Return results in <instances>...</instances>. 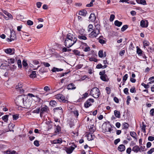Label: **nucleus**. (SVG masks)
I'll return each mask as SVG.
<instances>
[{
  "instance_id": "21",
  "label": "nucleus",
  "mask_w": 154,
  "mask_h": 154,
  "mask_svg": "<svg viewBox=\"0 0 154 154\" xmlns=\"http://www.w3.org/2000/svg\"><path fill=\"white\" fill-rule=\"evenodd\" d=\"M6 15L8 16V17H7L5 16H4V18L6 20H8L9 19H13L12 16L11 14L9 13Z\"/></svg>"
},
{
  "instance_id": "14",
  "label": "nucleus",
  "mask_w": 154,
  "mask_h": 154,
  "mask_svg": "<svg viewBox=\"0 0 154 154\" xmlns=\"http://www.w3.org/2000/svg\"><path fill=\"white\" fill-rule=\"evenodd\" d=\"M73 52L76 55L81 57H84V55L83 54L81 53L80 52L77 50H74L73 51Z\"/></svg>"
},
{
  "instance_id": "16",
  "label": "nucleus",
  "mask_w": 154,
  "mask_h": 154,
  "mask_svg": "<svg viewBox=\"0 0 154 154\" xmlns=\"http://www.w3.org/2000/svg\"><path fill=\"white\" fill-rule=\"evenodd\" d=\"M5 52L7 54H13L14 53V50H13L11 48H8L5 49Z\"/></svg>"
},
{
  "instance_id": "47",
  "label": "nucleus",
  "mask_w": 154,
  "mask_h": 154,
  "mask_svg": "<svg viewBox=\"0 0 154 154\" xmlns=\"http://www.w3.org/2000/svg\"><path fill=\"white\" fill-rule=\"evenodd\" d=\"M27 24L28 25L31 26L33 24V22L31 20H28L27 22Z\"/></svg>"
},
{
  "instance_id": "28",
  "label": "nucleus",
  "mask_w": 154,
  "mask_h": 154,
  "mask_svg": "<svg viewBox=\"0 0 154 154\" xmlns=\"http://www.w3.org/2000/svg\"><path fill=\"white\" fill-rule=\"evenodd\" d=\"M29 76L31 78H35L36 77V72L35 71H32L31 73L29 75Z\"/></svg>"
},
{
  "instance_id": "9",
  "label": "nucleus",
  "mask_w": 154,
  "mask_h": 154,
  "mask_svg": "<svg viewBox=\"0 0 154 154\" xmlns=\"http://www.w3.org/2000/svg\"><path fill=\"white\" fill-rule=\"evenodd\" d=\"M16 39V36L15 32L13 31H11L10 38H8V40L9 42L12 40H14Z\"/></svg>"
},
{
  "instance_id": "51",
  "label": "nucleus",
  "mask_w": 154,
  "mask_h": 154,
  "mask_svg": "<svg viewBox=\"0 0 154 154\" xmlns=\"http://www.w3.org/2000/svg\"><path fill=\"white\" fill-rule=\"evenodd\" d=\"M60 130V127L59 126H57L55 132L56 133H57L59 132Z\"/></svg>"
},
{
  "instance_id": "43",
  "label": "nucleus",
  "mask_w": 154,
  "mask_h": 154,
  "mask_svg": "<svg viewBox=\"0 0 154 154\" xmlns=\"http://www.w3.org/2000/svg\"><path fill=\"white\" fill-rule=\"evenodd\" d=\"M137 53L138 54H141L142 53V50L140 49L138 47H137Z\"/></svg>"
},
{
  "instance_id": "60",
  "label": "nucleus",
  "mask_w": 154,
  "mask_h": 154,
  "mask_svg": "<svg viewBox=\"0 0 154 154\" xmlns=\"http://www.w3.org/2000/svg\"><path fill=\"white\" fill-rule=\"evenodd\" d=\"M34 144L35 146H38L39 145V142L37 140L35 141L34 142Z\"/></svg>"
},
{
  "instance_id": "23",
  "label": "nucleus",
  "mask_w": 154,
  "mask_h": 154,
  "mask_svg": "<svg viewBox=\"0 0 154 154\" xmlns=\"http://www.w3.org/2000/svg\"><path fill=\"white\" fill-rule=\"evenodd\" d=\"M78 37L79 39L81 40H86L87 39V38L85 36V34L82 35H79Z\"/></svg>"
},
{
  "instance_id": "48",
  "label": "nucleus",
  "mask_w": 154,
  "mask_h": 154,
  "mask_svg": "<svg viewBox=\"0 0 154 154\" xmlns=\"http://www.w3.org/2000/svg\"><path fill=\"white\" fill-rule=\"evenodd\" d=\"M115 16L114 14H111L110 17V21H112L114 19Z\"/></svg>"
},
{
  "instance_id": "42",
  "label": "nucleus",
  "mask_w": 154,
  "mask_h": 154,
  "mask_svg": "<svg viewBox=\"0 0 154 154\" xmlns=\"http://www.w3.org/2000/svg\"><path fill=\"white\" fill-rule=\"evenodd\" d=\"M128 28V26L127 25H124L121 28V31L122 32L125 31Z\"/></svg>"
},
{
  "instance_id": "11",
  "label": "nucleus",
  "mask_w": 154,
  "mask_h": 154,
  "mask_svg": "<svg viewBox=\"0 0 154 154\" xmlns=\"http://www.w3.org/2000/svg\"><path fill=\"white\" fill-rule=\"evenodd\" d=\"M74 147L69 146L68 147H66L65 148V150L67 153H71L74 149L76 147L75 145H74Z\"/></svg>"
},
{
  "instance_id": "57",
  "label": "nucleus",
  "mask_w": 154,
  "mask_h": 154,
  "mask_svg": "<svg viewBox=\"0 0 154 154\" xmlns=\"http://www.w3.org/2000/svg\"><path fill=\"white\" fill-rule=\"evenodd\" d=\"M42 63L46 67H48L50 66V64L47 63L43 62Z\"/></svg>"
},
{
  "instance_id": "49",
  "label": "nucleus",
  "mask_w": 154,
  "mask_h": 154,
  "mask_svg": "<svg viewBox=\"0 0 154 154\" xmlns=\"http://www.w3.org/2000/svg\"><path fill=\"white\" fill-rule=\"evenodd\" d=\"M17 63L19 67L21 68L22 67L21 61L20 60H18L17 61Z\"/></svg>"
},
{
  "instance_id": "37",
  "label": "nucleus",
  "mask_w": 154,
  "mask_h": 154,
  "mask_svg": "<svg viewBox=\"0 0 154 154\" xmlns=\"http://www.w3.org/2000/svg\"><path fill=\"white\" fill-rule=\"evenodd\" d=\"M8 115H5L2 117V119L5 122H7L8 120Z\"/></svg>"
},
{
  "instance_id": "17",
  "label": "nucleus",
  "mask_w": 154,
  "mask_h": 154,
  "mask_svg": "<svg viewBox=\"0 0 154 154\" xmlns=\"http://www.w3.org/2000/svg\"><path fill=\"white\" fill-rule=\"evenodd\" d=\"M143 47L144 48H146V47H148L149 46L150 43L149 41L146 40H144L143 41Z\"/></svg>"
},
{
  "instance_id": "58",
  "label": "nucleus",
  "mask_w": 154,
  "mask_h": 154,
  "mask_svg": "<svg viewBox=\"0 0 154 154\" xmlns=\"http://www.w3.org/2000/svg\"><path fill=\"white\" fill-rule=\"evenodd\" d=\"M148 140L150 141H152L154 140V137L152 136H149L148 137Z\"/></svg>"
},
{
  "instance_id": "12",
  "label": "nucleus",
  "mask_w": 154,
  "mask_h": 154,
  "mask_svg": "<svg viewBox=\"0 0 154 154\" xmlns=\"http://www.w3.org/2000/svg\"><path fill=\"white\" fill-rule=\"evenodd\" d=\"M85 33V30L83 29H78L76 32V34L77 36H79V35H82Z\"/></svg>"
},
{
  "instance_id": "50",
  "label": "nucleus",
  "mask_w": 154,
  "mask_h": 154,
  "mask_svg": "<svg viewBox=\"0 0 154 154\" xmlns=\"http://www.w3.org/2000/svg\"><path fill=\"white\" fill-rule=\"evenodd\" d=\"M13 117L14 120H16L19 118V116L18 115H13Z\"/></svg>"
},
{
  "instance_id": "44",
  "label": "nucleus",
  "mask_w": 154,
  "mask_h": 154,
  "mask_svg": "<svg viewBox=\"0 0 154 154\" xmlns=\"http://www.w3.org/2000/svg\"><path fill=\"white\" fill-rule=\"evenodd\" d=\"M103 51L102 50H100L98 52V56L100 57H103Z\"/></svg>"
},
{
  "instance_id": "6",
  "label": "nucleus",
  "mask_w": 154,
  "mask_h": 154,
  "mask_svg": "<svg viewBox=\"0 0 154 154\" xmlns=\"http://www.w3.org/2000/svg\"><path fill=\"white\" fill-rule=\"evenodd\" d=\"M100 33L97 30V31L93 30L91 33L89 34V36L91 38H94L96 37Z\"/></svg>"
},
{
  "instance_id": "10",
  "label": "nucleus",
  "mask_w": 154,
  "mask_h": 154,
  "mask_svg": "<svg viewBox=\"0 0 154 154\" xmlns=\"http://www.w3.org/2000/svg\"><path fill=\"white\" fill-rule=\"evenodd\" d=\"M48 107L45 105L40 110V116L41 117L42 115V114L45 112H48Z\"/></svg>"
},
{
  "instance_id": "61",
  "label": "nucleus",
  "mask_w": 154,
  "mask_h": 154,
  "mask_svg": "<svg viewBox=\"0 0 154 154\" xmlns=\"http://www.w3.org/2000/svg\"><path fill=\"white\" fill-rule=\"evenodd\" d=\"M154 152V148L151 149L148 152V153L149 154H152V152Z\"/></svg>"
},
{
  "instance_id": "31",
  "label": "nucleus",
  "mask_w": 154,
  "mask_h": 154,
  "mask_svg": "<svg viewBox=\"0 0 154 154\" xmlns=\"http://www.w3.org/2000/svg\"><path fill=\"white\" fill-rule=\"evenodd\" d=\"M137 2L138 4H141L143 5H146V1L145 0H140V1L138 0Z\"/></svg>"
},
{
  "instance_id": "40",
  "label": "nucleus",
  "mask_w": 154,
  "mask_h": 154,
  "mask_svg": "<svg viewBox=\"0 0 154 154\" xmlns=\"http://www.w3.org/2000/svg\"><path fill=\"white\" fill-rule=\"evenodd\" d=\"M93 26L92 24H89L88 26V31L91 32L94 29H93Z\"/></svg>"
},
{
  "instance_id": "54",
  "label": "nucleus",
  "mask_w": 154,
  "mask_h": 154,
  "mask_svg": "<svg viewBox=\"0 0 154 154\" xmlns=\"http://www.w3.org/2000/svg\"><path fill=\"white\" fill-rule=\"evenodd\" d=\"M9 63H14L15 62V60L14 59L11 58L8 61Z\"/></svg>"
},
{
  "instance_id": "20",
  "label": "nucleus",
  "mask_w": 154,
  "mask_h": 154,
  "mask_svg": "<svg viewBox=\"0 0 154 154\" xmlns=\"http://www.w3.org/2000/svg\"><path fill=\"white\" fill-rule=\"evenodd\" d=\"M118 149L119 150V151H123L125 149V146L123 144L120 145L119 146L118 148Z\"/></svg>"
},
{
  "instance_id": "41",
  "label": "nucleus",
  "mask_w": 154,
  "mask_h": 154,
  "mask_svg": "<svg viewBox=\"0 0 154 154\" xmlns=\"http://www.w3.org/2000/svg\"><path fill=\"white\" fill-rule=\"evenodd\" d=\"M40 108H38L36 109L33 110L32 112L33 113H38L40 111Z\"/></svg>"
},
{
  "instance_id": "55",
  "label": "nucleus",
  "mask_w": 154,
  "mask_h": 154,
  "mask_svg": "<svg viewBox=\"0 0 154 154\" xmlns=\"http://www.w3.org/2000/svg\"><path fill=\"white\" fill-rule=\"evenodd\" d=\"M154 109H152L150 111V114L152 116H154Z\"/></svg>"
},
{
  "instance_id": "33",
  "label": "nucleus",
  "mask_w": 154,
  "mask_h": 154,
  "mask_svg": "<svg viewBox=\"0 0 154 154\" xmlns=\"http://www.w3.org/2000/svg\"><path fill=\"white\" fill-rule=\"evenodd\" d=\"M5 66H6L8 68H10V69L12 71H14L16 68V66L15 65H12V67H10L9 66H7L6 65H5Z\"/></svg>"
},
{
  "instance_id": "39",
  "label": "nucleus",
  "mask_w": 154,
  "mask_h": 154,
  "mask_svg": "<svg viewBox=\"0 0 154 154\" xmlns=\"http://www.w3.org/2000/svg\"><path fill=\"white\" fill-rule=\"evenodd\" d=\"M130 135L134 138H136L137 135L135 132L134 131L131 132H130Z\"/></svg>"
},
{
  "instance_id": "63",
  "label": "nucleus",
  "mask_w": 154,
  "mask_h": 154,
  "mask_svg": "<svg viewBox=\"0 0 154 154\" xmlns=\"http://www.w3.org/2000/svg\"><path fill=\"white\" fill-rule=\"evenodd\" d=\"M22 64L23 66L26 67L27 65V64L26 61L23 60L22 62Z\"/></svg>"
},
{
  "instance_id": "18",
  "label": "nucleus",
  "mask_w": 154,
  "mask_h": 154,
  "mask_svg": "<svg viewBox=\"0 0 154 154\" xmlns=\"http://www.w3.org/2000/svg\"><path fill=\"white\" fill-rule=\"evenodd\" d=\"M87 13V11L85 10H81L79 12V15L85 16Z\"/></svg>"
},
{
  "instance_id": "56",
  "label": "nucleus",
  "mask_w": 154,
  "mask_h": 154,
  "mask_svg": "<svg viewBox=\"0 0 154 154\" xmlns=\"http://www.w3.org/2000/svg\"><path fill=\"white\" fill-rule=\"evenodd\" d=\"M90 50V48L88 46L85 47L84 49V51L85 52H88Z\"/></svg>"
},
{
  "instance_id": "62",
  "label": "nucleus",
  "mask_w": 154,
  "mask_h": 154,
  "mask_svg": "<svg viewBox=\"0 0 154 154\" xmlns=\"http://www.w3.org/2000/svg\"><path fill=\"white\" fill-rule=\"evenodd\" d=\"M145 146H144L143 147L141 146L140 147H139V151H143L144 150Z\"/></svg>"
},
{
  "instance_id": "36",
  "label": "nucleus",
  "mask_w": 154,
  "mask_h": 154,
  "mask_svg": "<svg viewBox=\"0 0 154 154\" xmlns=\"http://www.w3.org/2000/svg\"><path fill=\"white\" fill-rule=\"evenodd\" d=\"M72 112L74 114V116L77 117L79 115V111L77 110H75L72 111Z\"/></svg>"
},
{
  "instance_id": "34",
  "label": "nucleus",
  "mask_w": 154,
  "mask_h": 154,
  "mask_svg": "<svg viewBox=\"0 0 154 154\" xmlns=\"http://www.w3.org/2000/svg\"><path fill=\"white\" fill-rule=\"evenodd\" d=\"M94 136L91 134H89L88 135V139L89 140H91L93 139Z\"/></svg>"
},
{
  "instance_id": "52",
  "label": "nucleus",
  "mask_w": 154,
  "mask_h": 154,
  "mask_svg": "<svg viewBox=\"0 0 154 154\" xmlns=\"http://www.w3.org/2000/svg\"><path fill=\"white\" fill-rule=\"evenodd\" d=\"M131 100V98L129 96H128L127 97V104L128 105L129 104V101Z\"/></svg>"
},
{
  "instance_id": "45",
  "label": "nucleus",
  "mask_w": 154,
  "mask_h": 154,
  "mask_svg": "<svg viewBox=\"0 0 154 154\" xmlns=\"http://www.w3.org/2000/svg\"><path fill=\"white\" fill-rule=\"evenodd\" d=\"M128 77V75L127 74H126L124 75L123 78V81L124 82H125V81L127 80Z\"/></svg>"
},
{
  "instance_id": "46",
  "label": "nucleus",
  "mask_w": 154,
  "mask_h": 154,
  "mask_svg": "<svg viewBox=\"0 0 154 154\" xmlns=\"http://www.w3.org/2000/svg\"><path fill=\"white\" fill-rule=\"evenodd\" d=\"M33 99L34 100L37 102H39L40 100V98L38 97L37 96H35V97Z\"/></svg>"
},
{
  "instance_id": "3",
  "label": "nucleus",
  "mask_w": 154,
  "mask_h": 154,
  "mask_svg": "<svg viewBox=\"0 0 154 154\" xmlns=\"http://www.w3.org/2000/svg\"><path fill=\"white\" fill-rule=\"evenodd\" d=\"M90 94L95 98H98L100 94V92L98 88H94L91 90Z\"/></svg>"
},
{
  "instance_id": "8",
  "label": "nucleus",
  "mask_w": 154,
  "mask_h": 154,
  "mask_svg": "<svg viewBox=\"0 0 154 154\" xmlns=\"http://www.w3.org/2000/svg\"><path fill=\"white\" fill-rule=\"evenodd\" d=\"M149 23L146 20H142L140 22V26L143 28H146L148 27Z\"/></svg>"
},
{
  "instance_id": "7",
  "label": "nucleus",
  "mask_w": 154,
  "mask_h": 154,
  "mask_svg": "<svg viewBox=\"0 0 154 154\" xmlns=\"http://www.w3.org/2000/svg\"><path fill=\"white\" fill-rule=\"evenodd\" d=\"M94 101L93 99H89L85 102V106L87 108L91 105V104Z\"/></svg>"
},
{
  "instance_id": "22",
  "label": "nucleus",
  "mask_w": 154,
  "mask_h": 154,
  "mask_svg": "<svg viewBox=\"0 0 154 154\" xmlns=\"http://www.w3.org/2000/svg\"><path fill=\"white\" fill-rule=\"evenodd\" d=\"M132 150L135 152H137L138 151H139V147L137 146H134L133 147Z\"/></svg>"
},
{
  "instance_id": "1",
  "label": "nucleus",
  "mask_w": 154,
  "mask_h": 154,
  "mask_svg": "<svg viewBox=\"0 0 154 154\" xmlns=\"http://www.w3.org/2000/svg\"><path fill=\"white\" fill-rule=\"evenodd\" d=\"M77 41V38L72 34L69 33L67 36L64 42L65 46L69 48L72 46Z\"/></svg>"
},
{
  "instance_id": "32",
  "label": "nucleus",
  "mask_w": 154,
  "mask_h": 154,
  "mask_svg": "<svg viewBox=\"0 0 154 154\" xmlns=\"http://www.w3.org/2000/svg\"><path fill=\"white\" fill-rule=\"evenodd\" d=\"M6 153L7 154H17L16 152L14 150L11 151V150H7L6 151Z\"/></svg>"
},
{
  "instance_id": "64",
  "label": "nucleus",
  "mask_w": 154,
  "mask_h": 154,
  "mask_svg": "<svg viewBox=\"0 0 154 154\" xmlns=\"http://www.w3.org/2000/svg\"><path fill=\"white\" fill-rule=\"evenodd\" d=\"M124 93L126 94H129L128 92V88H125L124 90Z\"/></svg>"
},
{
  "instance_id": "5",
  "label": "nucleus",
  "mask_w": 154,
  "mask_h": 154,
  "mask_svg": "<svg viewBox=\"0 0 154 154\" xmlns=\"http://www.w3.org/2000/svg\"><path fill=\"white\" fill-rule=\"evenodd\" d=\"M23 104L24 105H22V107L28 109L30 107L31 104V102L29 100V99H28V97H27L26 100H25L24 102L23 103Z\"/></svg>"
},
{
  "instance_id": "38",
  "label": "nucleus",
  "mask_w": 154,
  "mask_h": 154,
  "mask_svg": "<svg viewBox=\"0 0 154 154\" xmlns=\"http://www.w3.org/2000/svg\"><path fill=\"white\" fill-rule=\"evenodd\" d=\"M123 128L124 129H127L129 126V125L128 123L126 122H124L123 123Z\"/></svg>"
},
{
  "instance_id": "2",
  "label": "nucleus",
  "mask_w": 154,
  "mask_h": 154,
  "mask_svg": "<svg viewBox=\"0 0 154 154\" xmlns=\"http://www.w3.org/2000/svg\"><path fill=\"white\" fill-rule=\"evenodd\" d=\"M27 96L24 95H20L18 96L15 100L16 104L22 107V105H24L23 103L25 100H26Z\"/></svg>"
},
{
  "instance_id": "27",
  "label": "nucleus",
  "mask_w": 154,
  "mask_h": 154,
  "mask_svg": "<svg viewBox=\"0 0 154 154\" xmlns=\"http://www.w3.org/2000/svg\"><path fill=\"white\" fill-rule=\"evenodd\" d=\"M50 104L52 106L55 107L57 106V103L54 100H51L50 102Z\"/></svg>"
},
{
  "instance_id": "24",
  "label": "nucleus",
  "mask_w": 154,
  "mask_h": 154,
  "mask_svg": "<svg viewBox=\"0 0 154 154\" xmlns=\"http://www.w3.org/2000/svg\"><path fill=\"white\" fill-rule=\"evenodd\" d=\"M101 79L104 81H107L108 78L107 76L106 75L101 76L100 77Z\"/></svg>"
},
{
  "instance_id": "35",
  "label": "nucleus",
  "mask_w": 154,
  "mask_h": 154,
  "mask_svg": "<svg viewBox=\"0 0 154 154\" xmlns=\"http://www.w3.org/2000/svg\"><path fill=\"white\" fill-rule=\"evenodd\" d=\"M142 124L143 125L142 126H141V129L142 131L144 133H146V129L145 128L146 127V125L144 124V122H142Z\"/></svg>"
},
{
  "instance_id": "59",
  "label": "nucleus",
  "mask_w": 154,
  "mask_h": 154,
  "mask_svg": "<svg viewBox=\"0 0 154 154\" xmlns=\"http://www.w3.org/2000/svg\"><path fill=\"white\" fill-rule=\"evenodd\" d=\"M36 5L38 8H39L42 5V3L40 2H37Z\"/></svg>"
},
{
  "instance_id": "25",
  "label": "nucleus",
  "mask_w": 154,
  "mask_h": 154,
  "mask_svg": "<svg viewBox=\"0 0 154 154\" xmlns=\"http://www.w3.org/2000/svg\"><path fill=\"white\" fill-rule=\"evenodd\" d=\"M114 114L115 116L117 118H119L120 117V112L117 110H115L114 111Z\"/></svg>"
},
{
  "instance_id": "19",
  "label": "nucleus",
  "mask_w": 154,
  "mask_h": 154,
  "mask_svg": "<svg viewBox=\"0 0 154 154\" xmlns=\"http://www.w3.org/2000/svg\"><path fill=\"white\" fill-rule=\"evenodd\" d=\"M89 18L91 21H94L96 19V17L94 14H91Z\"/></svg>"
},
{
  "instance_id": "15",
  "label": "nucleus",
  "mask_w": 154,
  "mask_h": 154,
  "mask_svg": "<svg viewBox=\"0 0 154 154\" xmlns=\"http://www.w3.org/2000/svg\"><path fill=\"white\" fill-rule=\"evenodd\" d=\"M62 139L61 138H60L51 141V143L52 144L60 143H62Z\"/></svg>"
},
{
  "instance_id": "30",
  "label": "nucleus",
  "mask_w": 154,
  "mask_h": 154,
  "mask_svg": "<svg viewBox=\"0 0 154 154\" xmlns=\"http://www.w3.org/2000/svg\"><path fill=\"white\" fill-rule=\"evenodd\" d=\"M114 23L116 26L119 27L122 24V22L116 20L115 21Z\"/></svg>"
},
{
  "instance_id": "4",
  "label": "nucleus",
  "mask_w": 154,
  "mask_h": 154,
  "mask_svg": "<svg viewBox=\"0 0 154 154\" xmlns=\"http://www.w3.org/2000/svg\"><path fill=\"white\" fill-rule=\"evenodd\" d=\"M56 98L60 102H62L66 103L68 102L67 100H65V97L61 94H57L56 96Z\"/></svg>"
},
{
  "instance_id": "13",
  "label": "nucleus",
  "mask_w": 154,
  "mask_h": 154,
  "mask_svg": "<svg viewBox=\"0 0 154 154\" xmlns=\"http://www.w3.org/2000/svg\"><path fill=\"white\" fill-rule=\"evenodd\" d=\"M67 88L68 90H73L76 88V87L73 83H71L67 86Z\"/></svg>"
},
{
  "instance_id": "26",
  "label": "nucleus",
  "mask_w": 154,
  "mask_h": 154,
  "mask_svg": "<svg viewBox=\"0 0 154 154\" xmlns=\"http://www.w3.org/2000/svg\"><path fill=\"white\" fill-rule=\"evenodd\" d=\"M63 70V69H59L58 68L53 67L52 69L51 70V71L53 72H59L62 71Z\"/></svg>"
},
{
  "instance_id": "29",
  "label": "nucleus",
  "mask_w": 154,
  "mask_h": 154,
  "mask_svg": "<svg viewBox=\"0 0 154 154\" xmlns=\"http://www.w3.org/2000/svg\"><path fill=\"white\" fill-rule=\"evenodd\" d=\"M100 26L99 24H97L96 25H95V26L94 30L96 31L97 30L100 32Z\"/></svg>"
},
{
  "instance_id": "53",
  "label": "nucleus",
  "mask_w": 154,
  "mask_h": 154,
  "mask_svg": "<svg viewBox=\"0 0 154 154\" xmlns=\"http://www.w3.org/2000/svg\"><path fill=\"white\" fill-rule=\"evenodd\" d=\"M145 88H147L149 87V84H145L144 83H142L141 84Z\"/></svg>"
}]
</instances>
